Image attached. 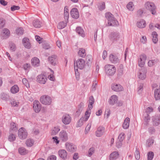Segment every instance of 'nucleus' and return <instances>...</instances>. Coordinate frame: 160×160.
<instances>
[{
    "label": "nucleus",
    "instance_id": "obj_1",
    "mask_svg": "<svg viewBox=\"0 0 160 160\" xmlns=\"http://www.w3.org/2000/svg\"><path fill=\"white\" fill-rule=\"evenodd\" d=\"M105 17L108 20V26H117L118 25V21L115 18L113 15L110 13H106Z\"/></svg>",
    "mask_w": 160,
    "mask_h": 160
},
{
    "label": "nucleus",
    "instance_id": "obj_2",
    "mask_svg": "<svg viewBox=\"0 0 160 160\" xmlns=\"http://www.w3.org/2000/svg\"><path fill=\"white\" fill-rule=\"evenodd\" d=\"M104 68L106 74L108 76H112L116 72V68L112 65L107 64L105 66Z\"/></svg>",
    "mask_w": 160,
    "mask_h": 160
},
{
    "label": "nucleus",
    "instance_id": "obj_3",
    "mask_svg": "<svg viewBox=\"0 0 160 160\" xmlns=\"http://www.w3.org/2000/svg\"><path fill=\"white\" fill-rule=\"evenodd\" d=\"M153 109L152 107H148L146 110L145 113L144 114V124L147 126L148 124V122L150 120V117L149 114L153 111Z\"/></svg>",
    "mask_w": 160,
    "mask_h": 160
},
{
    "label": "nucleus",
    "instance_id": "obj_4",
    "mask_svg": "<svg viewBox=\"0 0 160 160\" xmlns=\"http://www.w3.org/2000/svg\"><path fill=\"white\" fill-rule=\"evenodd\" d=\"M85 61L82 59H78L76 62L74 63L75 71H78V68L82 69L83 68L85 65Z\"/></svg>",
    "mask_w": 160,
    "mask_h": 160
},
{
    "label": "nucleus",
    "instance_id": "obj_5",
    "mask_svg": "<svg viewBox=\"0 0 160 160\" xmlns=\"http://www.w3.org/2000/svg\"><path fill=\"white\" fill-rule=\"evenodd\" d=\"M40 100L41 103L45 105H49L52 102L51 98L48 96L46 95L42 96Z\"/></svg>",
    "mask_w": 160,
    "mask_h": 160
},
{
    "label": "nucleus",
    "instance_id": "obj_6",
    "mask_svg": "<svg viewBox=\"0 0 160 160\" xmlns=\"http://www.w3.org/2000/svg\"><path fill=\"white\" fill-rule=\"evenodd\" d=\"M145 7L147 9L149 10L152 14H155L156 7L153 3L148 2L145 4Z\"/></svg>",
    "mask_w": 160,
    "mask_h": 160
},
{
    "label": "nucleus",
    "instance_id": "obj_7",
    "mask_svg": "<svg viewBox=\"0 0 160 160\" xmlns=\"http://www.w3.org/2000/svg\"><path fill=\"white\" fill-rule=\"evenodd\" d=\"M109 38L110 40L112 42H117L120 38V34L117 32H112L110 33Z\"/></svg>",
    "mask_w": 160,
    "mask_h": 160
},
{
    "label": "nucleus",
    "instance_id": "obj_8",
    "mask_svg": "<svg viewBox=\"0 0 160 160\" xmlns=\"http://www.w3.org/2000/svg\"><path fill=\"white\" fill-rule=\"evenodd\" d=\"M147 69L145 67H142L139 69L138 76V78L142 80L145 79L146 77Z\"/></svg>",
    "mask_w": 160,
    "mask_h": 160
},
{
    "label": "nucleus",
    "instance_id": "obj_9",
    "mask_svg": "<svg viewBox=\"0 0 160 160\" xmlns=\"http://www.w3.org/2000/svg\"><path fill=\"white\" fill-rule=\"evenodd\" d=\"M18 136L20 138L22 139H25L27 136V133L24 128H21L18 130Z\"/></svg>",
    "mask_w": 160,
    "mask_h": 160
},
{
    "label": "nucleus",
    "instance_id": "obj_10",
    "mask_svg": "<svg viewBox=\"0 0 160 160\" xmlns=\"http://www.w3.org/2000/svg\"><path fill=\"white\" fill-rule=\"evenodd\" d=\"M153 125L157 126L160 124V115H155L152 117Z\"/></svg>",
    "mask_w": 160,
    "mask_h": 160
},
{
    "label": "nucleus",
    "instance_id": "obj_11",
    "mask_svg": "<svg viewBox=\"0 0 160 160\" xmlns=\"http://www.w3.org/2000/svg\"><path fill=\"white\" fill-rule=\"evenodd\" d=\"M139 57L140 59L138 61V65L141 68L144 67L143 66L145 63V61L147 58L146 56L144 54H143L140 55Z\"/></svg>",
    "mask_w": 160,
    "mask_h": 160
},
{
    "label": "nucleus",
    "instance_id": "obj_12",
    "mask_svg": "<svg viewBox=\"0 0 160 160\" xmlns=\"http://www.w3.org/2000/svg\"><path fill=\"white\" fill-rule=\"evenodd\" d=\"M37 82L41 84H45L47 80L46 77L43 74L39 75L37 77Z\"/></svg>",
    "mask_w": 160,
    "mask_h": 160
},
{
    "label": "nucleus",
    "instance_id": "obj_13",
    "mask_svg": "<svg viewBox=\"0 0 160 160\" xmlns=\"http://www.w3.org/2000/svg\"><path fill=\"white\" fill-rule=\"evenodd\" d=\"M33 108L36 112L38 113L40 111L41 108V105L39 101L36 100L34 101Z\"/></svg>",
    "mask_w": 160,
    "mask_h": 160
},
{
    "label": "nucleus",
    "instance_id": "obj_14",
    "mask_svg": "<svg viewBox=\"0 0 160 160\" xmlns=\"http://www.w3.org/2000/svg\"><path fill=\"white\" fill-rule=\"evenodd\" d=\"M59 136L60 139L63 142H66L68 139V134L65 131H61L59 133Z\"/></svg>",
    "mask_w": 160,
    "mask_h": 160
},
{
    "label": "nucleus",
    "instance_id": "obj_15",
    "mask_svg": "<svg viewBox=\"0 0 160 160\" xmlns=\"http://www.w3.org/2000/svg\"><path fill=\"white\" fill-rule=\"evenodd\" d=\"M71 121V118L68 114L64 115L62 118V121L65 124H69Z\"/></svg>",
    "mask_w": 160,
    "mask_h": 160
},
{
    "label": "nucleus",
    "instance_id": "obj_16",
    "mask_svg": "<svg viewBox=\"0 0 160 160\" xmlns=\"http://www.w3.org/2000/svg\"><path fill=\"white\" fill-rule=\"evenodd\" d=\"M112 89L116 92H120L123 91V87L120 84L114 83L112 85Z\"/></svg>",
    "mask_w": 160,
    "mask_h": 160
},
{
    "label": "nucleus",
    "instance_id": "obj_17",
    "mask_svg": "<svg viewBox=\"0 0 160 160\" xmlns=\"http://www.w3.org/2000/svg\"><path fill=\"white\" fill-rule=\"evenodd\" d=\"M48 61L52 65L55 66L57 62V56L55 55H53L48 57Z\"/></svg>",
    "mask_w": 160,
    "mask_h": 160
},
{
    "label": "nucleus",
    "instance_id": "obj_18",
    "mask_svg": "<svg viewBox=\"0 0 160 160\" xmlns=\"http://www.w3.org/2000/svg\"><path fill=\"white\" fill-rule=\"evenodd\" d=\"M66 149L70 152H73L75 151L76 147L72 143L67 142L65 144Z\"/></svg>",
    "mask_w": 160,
    "mask_h": 160
},
{
    "label": "nucleus",
    "instance_id": "obj_19",
    "mask_svg": "<svg viewBox=\"0 0 160 160\" xmlns=\"http://www.w3.org/2000/svg\"><path fill=\"white\" fill-rule=\"evenodd\" d=\"M72 17L74 18L77 19L79 17V14L78 9L74 8L72 9L70 12Z\"/></svg>",
    "mask_w": 160,
    "mask_h": 160
},
{
    "label": "nucleus",
    "instance_id": "obj_20",
    "mask_svg": "<svg viewBox=\"0 0 160 160\" xmlns=\"http://www.w3.org/2000/svg\"><path fill=\"white\" fill-rule=\"evenodd\" d=\"M10 32L7 28H4L2 30V38L3 39H6L9 36Z\"/></svg>",
    "mask_w": 160,
    "mask_h": 160
},
{
    "label": "nucleus",
    "instance_id": "obj_21",
    "mask_svg": "<svg viewBox=\"0 0 160 160\" xmlns=\"http://www.w3.org/2000/svg\"><path fill=\"white\" fill-rule=\"evenodd\" d=\"M109 59L110 61L112 63L116 64L119 62V59L117 56L112 54L110 55Z\"/></svg>",
    "mask_w": 160,
    "mask_h": 160
},
{
    "label": "nucleus",
    "instance_id": "obj_22",
    "mask_svg": "<svg viewBox=\"0 0 160 160\" xmlns=\"http://www.w3.org/2000/svg\"><path fill=\"white\" fill-rule=\"evenodd\" d=\"M105 131V128L102 126L99 127L96 132V135L97 137H100L102 136Z\"/></svg>",
    "mask_w": 160,
    "mask_h": 160
},
{
    "label": "nucleus",
    "instance_id": "obj_23",
    "mask_svg": "<svg viewBox=\"0 0 160 160\" xmlns=\"http://www.w3.org/2000/svg\"><path fill=\"white\" fill-rule=\"evenodd\" d=\"M118 100V97L116 95H113L111 96L109 101V104L114 105L117 102Z\"/></svg>",
    "mask_w": 160,
    "mask_h": 160
},
{
    "label": "nucleus",
    "instance_id": "obj_24",
    "mask_svg": "<svg viewBox=\"0 0 160 160\" xmlns=\"http://www.w3.org/2000/svg\"><path fill=\"white\" fill-rule=\"evenodd\" d=\"M59 156L62 159L65 160L67 158V152L65 150H60L58 152Z\"/></svg>",
    "mask_w": 160,
    "mask_h": 160
},
{
    "label": "nucleus",
    "instance_id": "obj_25",
    "mask_svg": "<svg viewBox=\"0 0 160 160\" xmlns=\"http://www.w3.org/2000/svg\"><path fill=\"white\" fill-rule=\"evenodd\" d=\"M118 156V154L117 152H113L109 156V159L110 160H116Z\"/></svg>",
    "mask_w": 160,
    "mask_h": 160
},
{
    "label": "nucleus",
    "instance_id": "obj_26",
    "mask_svg": "<svg viewBox=\"0 0 160 160\" xmlns=\"http://www.w3.org/2000/svg\"><path fill=\"white\" fill-rule=\"evenodd\" d=\"M130 119L129 118H126L124 120L123 124L122 125V127L124 129H127L129 125Z\"/></svg>",
    "mask_w": 160,
    "mask_h": 160
},
{
    "label": "nucleus",
    "instance_id": "obj_27",
    "mask_svg": "<svg viewBox=\"0 0 160 160\" xmlns=\"http://www.w3.org/2000/svg\"><path fill=\"white\" fill-rule=\"evenodd\" d=\"M29 40L27 38H25L22 39V42L23 45L24 47L28 48H30V44L29 42Z\"/></svg>",
    "mask_w": 160,
    "mask_h": 160
},
{
    "label": "nucleus",
    "instance_id": "obj_28",
    "mask_svg": "<svg viewBox=\"0 0 160 160\" xmlns=\"http://www.w3.org/2000/svg\"><path fill=\"white\" fill-rule=\"evenodd\" d=\"M154 95L156 100L160 99V88L156 89L154 90Z\"/></svg>",
    "mask_w": 160,
    "mask_h": 160
},
{
    "label": "nucleus",
    "instance_id": "obj_29",
    "mask_svg": "<svg viewBox=\"0 0 160 160\" xmlns=\"http://www.w3.org/2000/svg\"><path fill=\"white\" fill-rule=\"evenodd\" d=\"M31 63L34 66H38L39 64V59L36 57H34L31 60Z\"/></svg>",
    "mask_w": 160,
    "mask_h": 160
},
{
    "label": "nucleus",
    "instance_id": "obj_30",
    "mask_svg": "<svg viewBox=\"0 0 160 160\" xmlns=\"http://www.w3.org/2000/svg\"><path fill=\"white\" fill-rule=\"evenodd\" d=\"M76 32L80 35L83 37L85 36V33L81 27H77L76 29Z\"/></svg>",
    "mask_w": 160,
    "mask_h": 160
},
{
    "label": "nucleus",
    "instance_id": "obj_31",
    "mask_svg": "<svg viewBox=\"0 0 160 160\" xmlns=\"http://www.w3.org/2000/svg\"><path fill=\"white\" fill-rule=\"evenodd\" d=\"M18 129V128L16 124L13 122L11 123L10 128V132H16L17 131Z\"/></svg>",
    "mask_w": 160,
    "mask_h": 160
},
{
    "label": "nucleus",
    "instance_id": "obj_32",
    "mask_svg": "<svg viewBox=\"0 0 160 160\" xmlns=\"http://www.w3.org/2000/svg\"><path fill=\"white\" fill-rule=\"evenodd\" d=\"M89 104L88 105V108L90 110L93 108V104L94 102V100L93 97L92 96H91L89 98Z\"/></svg>",
    "mask_w": 160,
    "mask_h": 160
},
{
    "label": "nucleus",
    "instance_id": "obj_33",
    "mask_svg": "<svg viewBox=\"0 0 160 160\" xmlns=\"http://www.w3.org/2000/svg\"><path fill=\"white\" fill-rule=\"evenodd\" d=\"M146 24L145 21L143 20H141L137 23L138 27L140 28H144L146 26Z\"/></svg>",
    "mask_w": 160,
    "mask_h": 160
},
{
    "label": "nucleus",
    "instance_id": "obj_34",
    "mask_svg": "<svg viewBox=\"0 0 160 160\" xmlns=\"http://www.w3.org/2000/svg\"><path fill=\"white\" fill-rule=\"evenodd\" d=\"M19 90V88L16 85L12 86L10 89L11 92L13 94H15L18 92Z\"/></svg>",
    "mask_w": 160,
    "mask_h": 160
},
{
    "label": "nucleus",
    "instance_id": "obj_35",
    "mask_svg": "<svg viewBox=\"0 0 160 160\" xmlns=\"http://www.w3.org/2000/svg\"><path fill=\"white\" fill-rule=\"evenodd\" d=\"M78 54L80 57L84 58L86 55L85 50L82 48H80Z\"/></svg>",
    "mask_w": 160,
    "mask_h": 160
},
{
    "label": "nucleus",
    "instance_id": "obj_36",
    "mask_svg": "<svg viewBox=\"0 0 160 160\" xmlns=\"http://www.w3.org/2000/svg\"><path fill=\"white\" fill-rule=\"evenodd\" d=\"M123 66L122 64H120L119 65V69L118 70V77H120L123 74Z\"/></svg>",
    "mask_w": 160,
    "mask_h": 160
},
{
    "label": "nucleus",
    "instance_id": "obj_37",
    "mask_svg": "<svg viewBox=\"0 0 160 160\" xmlns=\"http://www.w3.org/2000/svg\"><path fill=\"white\" fill-rule=\"evenodd\" d=\"M152 40L154 43H156L158 41V35L156 32H153L152 33Z\"/></svg>",
    "mask_w": 160,
    "mask_h": 160
},
{
    "label": "nucleus",
    "instance_id": "obj_38",
    "mask_svg": "<svg viewBox=\"0 0 160 160\" xmlns=\"http://www.w3.org/2000/svg\"><path fill=\"white\" fill-rule=\"evenodd\" d=\"M33 25L36 28H39L41 27V23L38 20H35L33 22Z\"/></svg>",
    "mask_w": 160,
    "mask_h": 160
},
{
    "label": "nucleus",
    "instance_id": "obj_39",
    "mask_svg": "<svg viewBox=\"0 0 160 160\" xmlns=\"http://www.w3.org/2000/svg\"><path fill=\"white\" fill-rule=\"evenodd\" d=\"M67 25V22H63L59 23L57 26L58 28L59 29H62L65 28Z\"/></svg>",
    "mask_w": 160,
    "mask_h": 160
},
{
    "label": "nucleus",
    "instance_id": "obj_40",
    "mask_svg": "<svg viewBox=\"0 0 160 160\" xmlns=\"http://www.w3.org/2000/svg\"><path fill=\"white\" fill-rule=\"evenodd\" d=\"M24 32V30L22 28L20 27L17 28L16 30V32L17 34L18 35H22Z\"/></svg>",
    "mask_w": 160,
    "mask_h": 160
},
{
    "label": "nucleus",
    "instance_id": "obj_41",
    "mask_svg": "<svg viewBox=\"0 0 160 160\" xmlns=\"http://www.w3.org/2000/svg\"><path fill=\"white\" fill-rule=\"evenodd\" d=\"M18 152L20 154L22 155H24L27 153V151L24 148H21L18 149Z\"/></svg>",
    "mask_w": 160,
    "mask_h": 160
},
{
    "label": "nucleus",
    "instance_id": "obj_42",
    "mask_svg": "<svg viewBox=\"0 0 160 160\" xmlns=\"http://www.w3.org/2000/svg\"><path fill=\"white\" fill-rule=\"evenodd\" d=\"M127 7L129 10L132 11L134 9V5L133 2H129L127 5Z\"/></svg>",
    "mask_w": 160,
    "mask_h": 160
},
{
    "label": "nucleus",
    "instance_id": "obj_43",
    "mask_svg": "<svg viewBox=\"0 0 160 160\" xmlns=\"http://www.w3.org/2000/svg\"><path fill=\"white\" fill-rule=\"evenodd\" d=\"M9 98V96L5 93H2L1 94V98L3 100L7 101L8 99Z\"/></svg>",
    "mask_w": 160,
    "mask_h": 160
},
{
    "label": "nucleus",
    "instance_id": "obj_44",
    "mask_svg": "<svg viewBox=\"0 0 160 160\" xmlns=\"http://www.w3.org/2000/svg\"><path fill=\"white\" fill-rule=\"evenodd\" d=\"M33 143L34 141L32 139H28L27 140L26 142L27 145L28 147L32 146L33 145Z\"/></svg>",
    "mask_w": 160,
    "mask_h": 160
},
{
    "label": "nucleus",
    "instance_id": "obj_45",
    "mask_svg": "<svg viewBox=\"0 0 160 160\" xmlns=\"http://www.w3.org/2000/svg\"><path fill=\"white\" fill-rule=\"evenodd\" d=\"M154 156V153L150 151L148 153V160H152Z\"/></svg>",
    "mask_w": 160,
    "mask_h": 160
},
{
    "label": "nucleus",
    "instance_id": "obj_46",
    "mask_svg": "<svg viewBox=\"0 0 160 160\" xmlns=\"http://www.w3.org/2000/svg\"><path fill=\"white\" fill-rule=\"evenodd\" d=\"M9 47H10V50L12 51H14L16 49V46L15 44L12 43L10 42L9 43Z\"/></svg>",
    "mask_w": 160,
    "mask_h": 160
},
{
    "label": "nucleus",
    "instance_id": "obj_47",
    "mask_svg": "<svg viewBox=\"0 0 160 160\" xmlns=\"http://www.w3.org/2000/svg\"><path fill=\"white\" fill-rule=\"evenodd\" d=\"M154 140L152 138H149L147 142V145L148 147H150L154 142Z\"/></svg>",
    "mask_w": 160,
    "mask_h": 160
},
{
    "label": "nucleus",
    "instance_id": "obj_48",
    "mask_svg": "<svg viewBox=\"0 0 160 160\" xmlns=\"http://www.w3.org/2000/svg\"><path fill=\"white\" fill-rule=\"evenodd\" d=\"M135 156L136 159L139 160L140 158V154L139 151L137 148H136V150L135 152Z\"/></svg>",
    "mask_w": 160,
    "mask_h": 160
},
{
    "label": "nucleus",
    "instance_id": "obj_49",
    "mask_svg": "<svg viewBox=\"0 0 160 160\" xmlns=\"http://www.w3.org/2000/svg\"><path fill=\"white\" fill-rule=\"evenodd\" d=\"M16 137L14 134H10L8 137V140L10 142H12L15 140Z\"/></svg>",
    "mask_w": 160,
    "mask_h": 160
},
{
    "label": "nucleus",
    "instance_id": "obj_50",
    "mask_svg": "<svg viewBox=\"0 0 160 160\" xmlns=\"http://www.w3.org/2000/svg\"><path fill=\"white\" fill-rule=\"evenodd\" d=\"M60 129L58 127H55L52 131V135L56 134L59 131Z\"/></svg>",
    "mask_w": 160,
    "mask_h": 160
},
{
    "label": "nucleus",
    "instance_id": "obj_51",
    "mask_svg": "<svg viewBox=\"0 0 160 160\" xmlns=\"http://www.w3.org/2000/svg\"><path fill=\"white\" fill-rule=\"evenodd\" d=\"M84 121V118H81L78 121L77 127H80L83 124V121Z\"/></svg>",
    "mask_w": 160,
    "mask_h": 160
},
{
    "label": "nucleus",
    "instance_id": "obj_52",
    "mask_svg": "<svg viewBox=\"0 0 160 160\" xmlns=\"http://www.w3.org/2000/svg\"><path fill=\"white\" fill-rule=\"evenodd\" d=\"M5 21L2 18H0V28H2L4 27Z\"/></svg>",
    "mask_w": 160,
    "mask_h": 160
},
{
    "label": "nucleus",
    "instance_id": "obj_53",
    "mask_svg": "<svg viewBox=\"0 0 160 160\" xmlns=\"http://www.w3.org/2000/svg\"><path fill=\"white\" fill-rule=\"evenodd\" d=\"M143 84L142 83H140L139 85L138 91V93L140 94L141 93L143 89Z\"/></svg>",
    "mask_w": 160,
    "mask_h": 160
},
{
    "label": "nucleus",
    "instance_id": "obj_54",
    "mask_svg": "<svg viewBox=\"0 0 160 160\" xmlns=\"http://www.w3.org/2000/svg\"><path fill=\"white\" fill-rule=\"evenodd\" d=\"M156 63V61L155 60H149L148 63V66L151 67L155 65Z\"/></svg>",
    "mask_w": 160,
    "mask_h": 160
},
{
    "label": "nucleus",
    "instance_id": "obj_55",
    "mask_svg": "<svg viewBox=\"0 0 160 160\" xmlns=\"http://www.w3.org/2000/svg\"><path fill=\"white\" fill-rule=\"evenodd\" d=\"M20 7L19 6L13 5L11 8V10L12 11H13L16 10H18L20 9Z\"/></svg>",
    "mask_w": 160,
    "mask_h": 160
},
{
    "label": "nucleus",
    "instance_id": "obj_56",
    "mask_svg": "<svg viewBox=\"0 0 160 160\" xmlns=\"http://www.w3.org/2000/svg\"><path fill=\"white\" fill-rule=\"evenodd\" d=\"M42 48L45 49H48L50 48V47L49 44L47 43H43L42 44Z\"/></svg>",
    "mask_w": 160,
    "mask_h": 160
},
{
    "label": "nucleus",
    "instance_id": "obj_57",
    "mask_svg": "<svg viewBox=\"0 0 160 160\" xmlns=\"http://www.w3.org/2000/svg\"><path fill=\"white\" fill-rule=\"evenodd\" d=\"M124 134L123 133H121L120 134L118 137V138L119 139V141H122L124 138Z\"/></svg>",
    "mask_w": 160,
    "mask_h": 160
},
{
    "label": "nucleus",
    "instance_id": "obj_58",
    "mask_svg": "<svg viewBox=\"0 0 160 160\" xmlns=\"http://www.w3.org/2000/svg\"><path fill=\"white\" fill-rule=\"evenodd\" d=\"M148 131L151 134L154 133L155 131V129L153 127H151L148 128Z\"/></svg>",
    "mask_w": 160,
    "mask_h": 160
},
{
    "label": "nucleus",
    "instance_id": "obj_59",
    "mask_svg": "<svg viewBox=\"0 0 160 160\" xmlns=\"http://www.w3.org/2000/svg\"><path fill=\"white\" fill-rule=\"evenodd\" d=\"M94 148H90L88 151V156H91L94 152Z\"/></svg>",
    "mask_w": 160,
    "mask_h": 160
},
{
    "label": "nucleus",
    "instance_id": "obj_60",
    "mask_svg": "<svg viewBox=\"0 0 160 160\" xmlns=\"http://www.w3.org/2000/svg\"><path fill=\"white\" fill-rule=\"evenodd\" d=\"M64 18L66 20V22L68 21V17H69V12H64Z\"/></svg>",
    "mask_w": 160,
    "mask_h": 160
},
{
    "label": "nucleus",
    "instance_id": "obj_61",
    "mask_svg": "<svg viewBox=\"0 0 160 160\" xmlns=\"http://www.w3.org/2000/svg\"><path fill=\"white\" fill-rule=\"evenodd\" d=\"M47 160H56V157L54 155H52L48 157Z\"/></svg>",
    "mask_w": 160,
    "mask_h": 160
},
{
    "label": "nucleus",
    "instance_id": "obj_62",
    "mask_svg": "<svg viewBox=\"0 0 160 160\" xmlns=\"http://www.w3.org/2000/svg\"><path fill=\"white\" fill-rule=\"evenodd\" d=\"M83 106H84V104L82 103L81 102L80 103V104L79 105V111L80 112H81L82 110L83 109Z\"/></svg>",
    "mask_w": 160,
    "mask_h": 160
},
{
    "label": "nucleus",
    "instance_id": "obj_63",
    "mask_svg": "<svg viewBox=\"0 0 160 160\" xmlns=\"http://www.w3.org/2000/svg\"><path fill=\"white\" fill-rule=\"evenodd\" d=\"M105 3L104 2H102V3L101 5L99 6V9L101 11L102 10L105 9Z\"/></svg>",
    "mask_w": 160,
    "mask_h": 160
},
{
    "label": "nucleus",
    "instance_id": "obj_64",
    "mask_svg": "<svg viewBox=\"0 0 160 160\" xmlns=\"http://www.w3.org/2000/svg\"><path fill=\"white\" fill-rule=\"evenodd\" d=\"M36 40L39 43H40L41 42V41L42 40V38H41L40 37L38 36H35Z\"/></svg>",
    "mask_w": 160,
    "mask_h": 160
}]
</instances>
